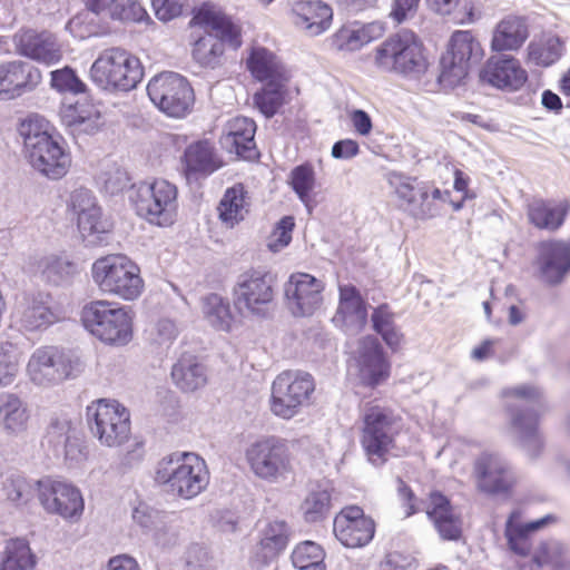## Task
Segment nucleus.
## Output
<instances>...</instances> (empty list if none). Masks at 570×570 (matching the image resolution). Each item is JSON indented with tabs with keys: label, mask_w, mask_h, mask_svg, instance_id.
Masks as SVG:
<instances>
[{
	"label": "nucleus",
	"mask_w": 570,
	"mask_h": 570,
	"mask_svg": "<svg viewBox=\"0 0 570 570\" xmlns=\"http://www.w3.org/2000/svg\"><path fill=\"white\" fill-rule=\"evenodd\" d=\"M206 31L198 37L191 49L193 59L202 67L215 68L225 52V45L238 49L242 43V29L229 17L210 7L199 8L190 20Z\"/></svg>",
	"instance_id": "nucleus-1"
},
{
	"label": "nucleus",
	"mask_w": 570,
	"mask_h": 570,
	"mask_svg": "<svg viewBox=\"0 0 570 570\" xmlns=\"http://www.w3.org/2000/svg\"><path fill=\"white\" fill-rule=\"evenodd\" d=\"M510 424L523 450L537 458L543 446L538 429L539 410L544 407L543 392L532 384H521L503 390Z\"/></svg>",
	"instance_id": "nucleus-2"
},
{
	"label": "nucleus",
	"mask_w": 570,
	"mask_h": 570,
	"mask_svg": "<svg viewBox=\"0 0 570 570\" xmlns=\"http://www.w3.org/2000/svg\"><path fill=\"white\" fill-rule=\"evenodd\" d=\"M373 65L379 71L405 78H420L430 66L422 40L410 29L390 35L375 47Z\"/></svg>",
	"instance_id": "nucleus-3"
},
{
	"label": "nucleus",
	"mask_w": 570,
	"mask_h": 570,
	"mask_svg": "<svg viewBox=\"0 0 570 570\" xmlns=\"http://www.w3.org/2000/svg\"><path fill=\"white\" fill-rule=\"evenodd\" d=\"M144 75L140 59L121 47L104 49L89 70L90 80L109 92H128L136 89Z\"/></svg>",
	"instance_id": "nucleus-4"
},
{
	"label": "nucleus",
	"mask_w": 570,
	"mask_h": 570,
	"mask_svg": "<svg viewBox=\"0 0 570 570\" xmlns=\"http://www.w3.org/2000/svg\"><path fill=\"white\" fill-rule=\"evenodd\" d=\"M155 480L174 494L193 499L206 489L209 473L205 461L195 453H173L158 461Z\"/></svg>",
	"instance_id": "nucleus-5"
},
{
	"label": "nucleus",
	"mask_w": 570,
	"mask_h": 570,
	"mask_svg": "<svg viewBox=\"0 0 570 570\" xmlns=\"http://www.w3.org/2000/svg\"><path fill=\"white\" fill-rule=\"evenodd\" d=\"M385 180L400 200L401 208L411 217L428 220L440 215L442 204L450 202V191L400 171H387Z\"/></svg>",
	"instance_id": "nucleus-6"
},
{
	"label": "nucleus",
	"mask_w": 570,
	"mask_h": 570,
	"mask_svg": "<svg viewBox=\"0 0 570 570\" xmlns=\"http://www.w3.org/2000/svg\"><path fill=\"white\" fill-rule=\"evenodd\" d=\"M91 275L98 288L125 301L140 296L144 281L139 266L125 255H107L95 261Z\"/></svg>",
	"instance_id": "nucleus-7"
},
{
	"label": "nucleus",
	"mask_w": 570,
	"mask_h": 570,
	"mask_svg": "<svg viewBox=\"0 0 570 570\" xmlns=\"http://www.w3.org/2000/svg\"><path fill=\"white\" fill-rule=\"evenodd\" d=\"M85 328L108 345L122 346L132 337L130 309L108 301L86 304L81 311Z\"/></svg>",
	"instance_id": "nucleus-8"
},
{
	"label": "nucleus",
	"mask_w": 570,
	"mask_h": 570,
	"mask_svg": "<svg viewBox=\"0 0 570 570\" xmlns=\"http://www.w3.org/2000/svg\"><path fill=\"white\" fill-rule=\"evenodd\" d=\"M361 445L367 460L375 466L383 465L395 439L402 430L401 419L387 407L371 405L362 415Z\"/></svg>",
	"instance_id": "nucleus-9"
},
{
	"label": "nucleus",
	"mask_w": 570,
	"mask_h": 570,
	"mask_svg": "<svg viewBox=\"0 0 570 570\" xmlns=\"http://www.w3.org/2000/svg\"><path fill=\"white\" fill-rule=\"evenodd\" d=\"M82 371L83 364L78 355L53 345L37 347L26 367L29 380L42 387H51L72 380Z\"/></svg>",
	"instance_id": "nucleus-10"
},
{
	"label": "nucleus",
	"mask_w": 570,
	"mask_h": 570,
	"mask_svg": "<svg viewBox=\"0 0 570 570\" xmlns=\"http://www.w3.org/2000/svg\"><path fill=\"white\" fill-rule=\"evenodd\" d=\"M130 199L138 216L148 223L166 227L174 224L178 209L177 187L165 179L132 185Z\"/></svg>",
	"instance_id": "nucleus-11"
},
{
	"label": "nucleus",
	"mask_w": 570,
	"mask_h": 570,
	"mask_svg": "<svg viewBox=\"0 0 570 570\" xmlns=\"http://www.w3.org/2000/svg\"><path fill=\"white\" fill-rule=\"evenodd\" d=\"M91 433L101 445L121 446L130 436V413L116 400H98L87 407Z\"/></svg>",
	"instance_id": "nucleus-12"
},
{
	"label": "nucleus",
	"mask_w": 570,
	"mask_h": 570,
	"mask_svg": "<svg viewBox=\"0 0 570 570\" xmlns=\"http://www.w3.org/2000/svg\"><path fill=\"white\" fill-rule=\"evenodd\" d=\"M275 277L256 269L240 274L234 286V304L244 316L266 317L273 306Z\"/></svg>",
	"instance_id": "nucleus-13"
},
{
	"label": "nucleus",
	"mask_w": 570,
	"mask_h": 570,
	"mask_svg": "<svg viewBox=\"0 0 570 570\" xmlns=\"http://www.w3.org/2000/svg\"><path fill=\"white\" fill-rule=\"evenodd\" d=\"M150 100L170 117L183 118L194 106V90L188 80L179 73L165 71L154 76L147 85Z\"/></svg>",
	"instance_id": "nucleus-14"
},
{
	"label": "nucleus",
	"mask_w": 570,
	"mask_h": 570,
	"mask_svg": "<svg viewBox=\"0 0 570 570\" xmlns=\"http://www.w3.org/2000/svg\"><path fill=\"white\" fill-rule=\"evenodd\" d=\"M483 57L481 43L470 30H456L452 33L449 47L441 57V83L455 87L468 76L471 61Z\"/></svg>",
	"instance_id": "nucleus-15"
},
{
	"label": "nucleus",
	"mask_w": 570,
	"mask_h": 570,
	"mask_svg": "<svg viewBox=\"0 0 570 570\" xmlns=\"http://www.w3.org/2000/svg\"><path fill=\"white\" fill-rule=\"evenodd\" d=\"M40 503L49 513H56L63 519H79L83 511L81 492L73 484L43 478L36 482Z\"/></svg>",
	"instance_id": "nucleus-16"
},
{
	"label": "nucleus",
	"mask_w": 570,
	"mask_h": 570,
	"mask_svg": "<svg viewBox=\"0 0 570 570\" xmlns=\"http://www.w3.org/2000/svg\"><path fill=\"white\" fill-rule=\"evenodd\" d=\"M42 82V72L23 60L0 62V100L11 101L35 91Z\"/></svg>",
	"instance_id": "nucleus-17"
},
{
	"label": "nucleus",
	"mask_w": 570,
	"mask_h": 570,
	"mask_svg": "<svg viewBox=\"0 0 570 570\" xmlns=\"http://www.w3.org/2000/svg\"><path fill=\"white\" fill-rule=\"evenodd\" d=\"M478 488L489 494L509 492L517 483L510 463L498 453L483 452L474 462Z\"/></svg>",
	"instance_id": "nucleus-18"
},
{
	"label": "nucleus",
	"mask_w": 570,
	"mask_h": 570,
	"mask_svg": "<svg viewBox=\"0 0 570 570\" xmlns=\"http://www.w3.org/2000/svg\"><path fill=\"white\" fill-rule=\"evenodd\" d=\"M335 538L346 548H362L374 538L375 523L357 505L342 509L333 521Z\"/></svg>",
	"instance_id": "nucleus-19"
},
{
	"label": "nucleus",
	"mask_w": 570,
	"mask_h": 570,
	"mask_svg": "<svg viewBox=\"0 0 570 570\" xmlns=\"http://www.w3.org/2000/svg\"><path fill=\"white\" fill-rule=\"evenodd\" d=\"M479 78L494 88L518 91L527 83L529 77L518 58L502 55L490 57L481 68Z\"/></svg>",
	"instance_id": "nucleus-20"
},
{
	"label": "nucleus",
	"mask_w": 570,
	"mask_h": 570,
	"mask_svg": "<svg viewBox=\"0 0 570 570\" xmlns=\"http://www.w3.org/2000/svg\"><path fill=\"white\" fill-rule=\"evenodd\" d=\"M356 363L360 381L365 386L375 387L390 376L391 364L381 343L374 336H366L360 341Z\"/></svg>",
	"instance_id": "nucleus-21"
},
{
	"label": "nucleus",
	"mask_w": 570,
	"mask_h": 570,
	"mask_svg": "<svg viewBox=\"0 0 570 570\" xmlns=\"http://www.w3.org/2000/svg\"><path fill=\"white\" fill-rule=\"evenodd\" d=\"M323 283L306 273L291 275L287 281V311L294 316H309L322 303Z\"/></svg>",
	"instance_id": "nucleus-22"
},
{
	"label": "nucleus",
	"mask_w": 570,
	"mask_h": 570,
	"mask_svg": "<svg viewBox=\"0 0 570 570\" xmlns=\"http://www.w3.org/2000/svg\"><path fill=\"white\" fill-rule=\"evenodd\" d=\"M24 156L35 170L52 180L66 176L71 166L70 151L63 145H24Z\"/></svg>",
	"instance_id": "nucleus-23"
},
{
	"label": "nucleus",
	"mask_w": 570,
	"mask_h": 570,
	"mask_svg": "<svg viewBox=\"0 0 570 570\" xmlns=\"http://www.w3.org/2000/svg\"><path fill=\"white\" fill-rule=\"evenodd\" d=\"M16 51L23 57L55 65L62 58V51L56 38L47 31L21 29L13 36Z\"/></svg>",
	"instance_id": "nucleus-24"
},
{
	"label": "nucleus",
	"mask_w": 570,
	"mask_h": 570,
	"mask_svg": "<svg viewBox=\"0 0 570 570\" xmlns=\"http://www.w3.org/2000/svg\"><path fill=\"white\" fill-rule=\"evenodd\" d=\"M285 444L271 436L252 443L246 450V459L253 472L263 479L275 478L284 465Z\"/></svg>",
	"instance_id": "nucleus-25"
},
{
	"label": "nucleus",
	"mask_w": 570,
	"mask_h": 570,
	"mask_svg": "<svg viewBox=\"0 0 570 570\" xmlns=\"http://www.w3.org/2000/svg\"><path fill=\"white\" fill-rule=\"evenodd\" d=\"M16 317L20 327L28 332L46 330L59 320L51 296L42 292L26 295L17 307Z\"/></svg>",
	"instance_id": "nucleus-26"
},
{
	"label": "nucleus",
	"mask_w": 570,
	"mask_h": 570,
	"mask_svg": "<svg viewBox=\"0 0 570 570\" xmlns=\"http://www.w3.org/2000/svg\"><path fill=\"white\" fill-rule=\"evenodd\" d=\"M530 37L529 19L525 16L509 13L493 28L490 48L493 52H517Z\"/></svg>",
	"instance_id": "nucleus-27"
},
{
	"label": "nucleus",
	"mask_w": 570,
	"mask_h": 570,
	"mask_svg": "<svg viewBox=\"0 0 570 570\" xmlns=\"http://www.w3.org/2000/svg\"><path fill=\"white\" fill-rule=\"evenodd\" d=\"M538 265L542 279L558 285L570 273V245L564 242H544L539 246Z\"/></svg>",
	"instance_id": "nucleus-28"
},
{
	"label": "nucleus",
	"mask_w": 570,
	"mask_h": 570,
	"mask_svg": "<svg viewBox=\"0 0 570 570\" xmlns=\"http://www.w3.org/2000/svg\"><path fill=\"white\" fill-rule=\"evenodd\" d=\"M293 23L312 36L330 29L333 21L331 6L322 0H298L291 8Z\"/></svg>",
	"instance_id": "nucleus-29"
},
{
	"label": "nucleus",
	"mask_w": 570,
	"mask_h": 570,
	"mask_svg": "<svg viewBox=\"0 0 570 570\" xmlns=\"http://www.w3.org/2000/svg\"><path fill=\"white\" fill-rule=\"evenodd\" d=\"M553 520L554 518L548 514L538 520L524 522L519 510L512 511L504 528L509 550L521 557L528 556L532 548V534Z\"/></svg>",
	"instance_id": "nucleus-30"
},
{
	"label": "nucleus",
	"mask_w": 570,
	"mask_h": 570,
	"mask_svg": "<svg viewBox=\"0 0 570 570\" xmlns=\"http://www.w3.org/2000/svg\"><path fill=\"white\" fill-rule=\"evenodd\" d=\"M31 419V410L24 399L17 393H0V432L6 435L23 434Z\"/></svg>",
	"instance_id": "nucleus-31"
},
{
	"label": "nucleus",
	"mask_w": 570,
	"mask_h": 570,
	"mask_svg": "<svg viewBox=\"0 0 570 570\" xmlns=\"http://www.w3.org/2000/svg\"><path fill=\"white\" fill-rule=\"evenodd\" d=\"M366 304L352 285L340 286V304L333 322L351 332H360L366 324Z\"/></svg>",
	"instance_id": "nucleus-32"
},
{
	"label": "nucleus",
	"mask_w": 570,
	"mask_h": 570,
	"mask_svg": "<svg viewBox=\"0 0 570 570\" xmlns=\"http://www.w3.org/2000/svg\"><path fill=\"white\" fill-rule=\"evenodd\" d=\"M426 514L443 540H459L462 534L461 519L453 512L450 501L439 492L431 493Z\"/></svg>",
	"instance_id": "nucleus-33"
},
{
	"label": "nucleus",
	"mask_w": 570,
	"mask_h": 570,
	"mask_svg": "<svg viewBox=\"0 0 570 570\" xmlns=\"http://www.w3.org/2000/svg\"><path fill=\"white\" fill-rule=\"evenodd\" d=\"M222 166L210 145H188L183 156V173L188 181L207 177Z\"/></svg>",
	"instance_id": "nucleus-34"
},
{
	"label": "nucleus",
	"mask_w": 570,
	"mask_h": 570,
	"mask_svg": "<svg viewBox=\"0 0 570 570\" xmlns=\"http://www.w3.org/2000/svg\"><path fill=\"white\" fill-rule=\"evenodd\" d=\"M383 33V27L367 23L360 27L342 26L328 39L330 46L336 51H355L374 41Z\"/></svg>",
	"instance_id": "nucleus-35"
},
{
	"label": "nucleus",
	"mask_w": 570,
	"mask_h": 570,
	"mask_svg": "<svg viewBox=\"0 0 570 570\" xmlns=\"http://www.w3.org/2000/svg\"><path fill=\"white\" fill-rule=\"evenodd\" d=\"M333 508V489L327 484L312 487L299 504L298 512L307 524L325 521Z\"/></svg>",
	"instance_id": "nucleus-36"
},
{
	"label": "nucleus",
	"mask_w": 570,
	"mask_h": 570,
	"mask_svg": "<svg viewBox=\"0 0 570 570\" xmlns=\"http://www.w3.org/2000/svg\"><path fill=\"white\" fill-rule=\"evenodd\" d=\"M569 210V204L566 200H534L528 207V217L531 224L540 229H559Z\"/></svg>",
	"instance_id": "nucleus-37"
},
{
	"label": "nucleus",
	"mask_w": 570,
	"mask_h": 570,
	"mask_svg": "<svg viewBox=\"0 0 570 570\" xmlns=\"http://www.w3.org/2000/svg\"><path fill=\"white\" fill-rule=\"evenodd\" d=\"M246 68L254 79L273 86L283 78L277 57L264 47H253L246 58Z\"/></svg>",
	"instance_id": "nucleus-38"
},
{
	"label": "nucleus",
	"mask_w": 570,
	"mask_h": 570,
	"mask_svg": "<svg viewBox=\"0 0 570 570\" xmlns=\"http://www.w3.org/2000/svg\"><path fill=\"white\" fill-rule=\"evenodd\" d=\"M171 379L185 392L196 391L207 382L205 366L191 354H183L173 365Z\"/></svg>",
	"instance_id": "nucleus-39"
},
{
	"label": "nucleus",
	"mask_w": 570,
	"mask_h": 570,
	"mask_svg": "<svg viewBox=\"0 0 570 570\" xmlns=\"http://www.w3.org/2000/svg\"><path fill=\"white\" fill-rule=\"evenodd\" d=\"M531 570H570L568 547L554 539L541 542L533 553Z\"/></svg>",
	"instance_id": "nucleus-40"
},
{
	"label": "nucleus",
	"mask_w": 570,
	"mask_h": 570,
	"mask_svg": "<svg viewBox=\"0 0 570 570\" xmlns=\"http://www.w3.org/2000/svg\"><path fill=\"white\" fill-rule=\"evenodd\" d=\"M285 547V523L275 522L267 527L250 559L253 567L261 569L272 562Z\"/></svg>",
	"instance_id": "nucleus-41"
},
{
	"label": "nucleus",
	"mask_w": 570,
	"mask_h": 570,
	"mask_svg": "<svg viewBox=\"0 0 570 570\" xmlns=\"http://www.w3.org/2000/svg\"><path fill=\"white\" fill-rule=\"evenodd\" d=\"M17 131L24 142H57V128L42 115L30 112L17 124Z\"/></svg>",
	"instance_id": "nucleus-42"
},
{
	"label": "nucleus",
	"mask_w": 570,
	"mask_h": 570,
	"mask_svg": "<svg viewBox=\"0 0 570 570\" xmlns=\"http://www.w3.org/2000/svg\"><path fill=\"white\" fill-rule=\"evenodd\" d=\"M38 271L46 283L56 286L69 284L79 273L76 263L57 255L42 257L38 262Z\"/></svg>",
	"instance_id": "nucleus-43"
},
{
	"label": "nucleus",
	"mask_w": 570,
	"mask_h": 570,
	"mask_svg": "<svg viewBox=\"0 0 570 570\" xmlns=\"http://www.w3.org/2000/svg\"><path fill=\"white\" fill-rule=\"evenodd\" d=\"M288 183L311 215L316 207L314 193L316 187V174L313 165L305 163L293 168Z\"/></svg>",
	"instance_id": "nucleus-44"
},
{
	"label": "nucleus",
	"mask_w": 570,
	"mask_h": 570,
	"mask_svg": "<svg viewBox=\"0 0 570 570\" xmlns=\"http://www.w3.org/2000/svg\"><path fill=\"white\" fill-rule=\"evenodd\" d=\"M246 191L242 184L228 188L218 205L219 218L228 226L234 227L247 214Z\"/></svg>",
	"instance_id": "nucleus-45"
},
{
	"label": "nucleus",
	"mask_w": 570,
	"mask_h": 570,
	"mask_svg": "<svg viewBox=\"0 0 570 570\" xmlns=\"http://www.w3.org/2000/svg\"><path fill=\"white\" fill-rule=\"evenodd\" d=\"M37 563L29 543L23 539H11L7 541L0 570H33Z\"/></svg>",
	"instance_id": "nucleus-46"
},
{
	"label": "nucleus",
	"mask_w": 570,
	"mask_h": 570,
	"mask_svg": "<svg viewBox=\"0 0 570 570\" xmlns=\"http://www.w3.org/2000/svg\"><path fill=\"white\" fill-rule=\"evenodd\" d=\"M373 330L381 335L385 344L393 351L397 350L403 341V334L395 324V314L387 304L375 307L371 315Z\"/></svg>",
	"instance_id": "nucleus-47"
},
{
	"label": "nucleus",
	"mask_w": 570,
	"mask_h": 570,
	"mask_svg": "<svg viewBox=\"0 0 570 570\" xmlns=\"http://www.w3.org/2000/svg\"><path fill=\"white\" fill-rule=\"evenodd\" d=\"M563 42L557 36L531 41L527 48V62L539 67H549L562 56Z\"/></svg>",
	"instance_id": "nucleus-48"
},
{
	"label": "nucleus",
	"mask_w": 570,
	"mask_h": 570,
	"mask_svg": "<svg viewBox=\"0 0 570 570\" xmlns=\"http://www.w3.org/2000/svg\"><path fill=\"white\" fill-rule=\"evenodd\" d=\"M59 114L62 124L69 128L87 125L92 129L99 118V111L88 98L77 99L71 104H63Z\"/></svg>",
	"instance_id": "nucleus-49"
},
{
	"label": "nucleus",
	"mask_w": 570,
	"mask_h": 570,
	"mask_svg": "<svg viewBox=\"0 0 570 570\" xmlns=\"http://www.w3.org/2000/svg\"><path fill=\"white\" fill-rule=\"evenodd\" d=\"M287 420L294 415V409L309 403V396L314 392L315 385L311 374L305 372H296L289 374L287 372Z\"/></svg>",
	"instance_id": "nucleus-50"
},
{
	"label": "nucleus",
	"mask_w": 570,
	"mask_h": 570,
	"mask_svg": "<svg viewBox=\"0 0 570 570\" xmlns=\"http://www.w3.org/2000/svg\"><path fill=\"white\" fill-rule=\"evenodd\" d=\"M130 180L126 168L110 160L102 163L100 173L96 177L98 188L108 195L122 193L129 187Z\"/></svg>",
	"instance_id": "nucleus-51"
},
{
	"label": "nucleus",
	"mask_w": 570,
	"mask_h": 570,
	"mask_svg": "<svg viewBox=\"0 0 570 570\" xmlns=\"http://www.w3.org/2000/svg\"><path fill=\"white\" fill-rule=\"evenodd\" d=\"M293 567L296 570H326L325 552L314 541H303L297 544L291 554Z\"/></svg>",
	"instance_id": "nucleus-52"
},
{
	"label": "nucleus",
	"mask_w": 570,
	"mask_h": 570,
	"mask_svg": "<svg viewBox=\"0 0 570 570\" xmlns=\"http://www.w3.org/2000/svg\"><path fill=\"white\" fill-rule=\"evenodd\" d=\"M77 225L81 237L90 246L102 243L109 230V225L101 218L100 207L77 216Z\"/></svg>",
	"instance_id": "nucleus-53"
},
{
	"label": "nucleus",
	"mask_w": 570,
	"mask_h": 570,
	"mask_svg": "<svg viewBox=\"0 0 570 570\" xmlns=\"http://www.w3.org/2000/svg\"><path fill=\"white\" fill-rule=\"evenodd\" d=\"M203 313L208 323L220 331H229L232 313L228 302L217 294H210L203 302Z\"/></svg>",
	"instance_id": "nucleus-54"
},
{
	"label": "nucleus",
	"mask_w": 570,
	"mask_h": 570,
	"mask_svg": "<svg viewBox=\"0 0 570 570\" xmlns=\"http://www.w3.org/2000/svg\"><path fill=\"white\" fill-rule=\"evenodd\" d=\"M21 353L18 346L8 341L0 342V386L13 383L19 372Z\"/></svg>",
	"instance_id": "nucleus-55"
},
{
	"label": "nucleus",
	"mask_w": 570,
	"mask_h": 570,
	"mask_svg": "<svg viewBox=\"0 0 570 570\" xmlns=\"http://www.w3.org/2000/svg\"><path fill=\"white\" fill-rule=\"evenodd\" d=\"M101 13L114 20L137 22L144 19L146 11L134 0H110L102 2Z\"/></svg>",
	"instance_id": "nucleus-56"
},
{
	"label": "nucleus",
	"mask_w": 570,
	"mask_h": 570,
	"mask_svg": "<svg viewBox=\"0 0 570 570\" xmlns=\"http://www.w3.org/2000/svg\"><path fill=\"white\" fill-rule=\"evenodd\" d=\"M283 80V78L277 80L273 86H269V82H265V87L254 96L256 107L266 117L274 116L284 102Z\"/></svg>",
	"instance_id": "nucleus-57"
},
{
	"label": "nucleus",
	"mask_w": 570,
	"mask_h": 570,
	"mask_svg": "<svg viewBox=\"0 0 570 570\" xmlns=\"http://www.w3.org/2000/svg\"><path fill=\"white\" fill-rule=\"evenodd\" d=\"M50 86L60 94H85L87 85L77 76L70 67H65L50 72Z\"/></svg>",
	"instance_id": "nucleus-58"
},
{
	"label": "nucleus",
	"mask_w": 570,
	"mask_h": 570,
	"mask_svg": "<svg viewBox=\"0 0 570 570\" xmlns=\"http://www.w3.org/2000/svg\"><path fill=\"white\" fill-rule=\"evenodd\" d=\"M75 433L76 430L68 417L57 416L51 419L45 440L56 451Z\"/></svg>",
	"instance_id": "nucleus-59"
},
{
	"label": "nucleus",
	"mask_w": 570,
	"mask_h": 570,
	"mask_svg": "<svg viewBox=\"0 0 570 570\" xmlns=\"http://www.w3.org/2000/svg\"><path fill=\"white\" fill-rule=\"evenodd\" d=\"M256 124L247 117H236L227 124V139L232 142H253Z\"/></svg>",
	"instance_id": "nucleus-60"
},
{
	"label": "nucleus",
	"mask_w": 570,
	"mask_h": 570,
	"mask_svg": "<svg viewBox=\"0 0 570 570\" xmlns=\"http://www.w3.org/2000/svg\"><path fill=\"white\" fill-rule=\"evenodd\" d=\"M68 207L76 217L99 208L92 191L82 187L71 193Z\"/></svg>",
	"instance_id": "nucleus-61"
},
{
	"label": "nucleus",
	"mask_w": 570,
	"mask_h": 570,
	"mask_svg": "<svg viewBox=\"0 0 570 570\" xmlns=\"http://www.w3.org/2000/svg\"><path fill=\"white\" fill-rule=\"evenodd\" d=\"M144 456V443L135 440L124 453L119 454L117 470L121 473H126L138 466L142 462Z\"/></svg>",
	"instance_id": "nucleus-62"
},
{
	"label": "nucleus",
	"mask_w": 570,
	"mask_h": 570,
	"mask_svg": "<svg viewBox=\"0 0 570 570\" xmlns=\"http://www.w3.org/2000/svg\"><path fill=\"white\" fill-rule=\"evenodd\" d=\"M3 491L8 500L12 502H28L30 499V487L23 478H8L3 482Z\"/></svg>",
	"instance_id": "nucleus-63"
},
{
	"label": "nucleus",
	"mask_w": 570,
	"mask_h": 570,
	"mask_svg": "<svg viewBox=\"0 0 570 570\" xmlns=\"http://www.w3.org/2000/svg\"><path fill=\"white\" fill-rule=\"evenodd\" d=\"M417 563L411 554L390 552L381 561L379 570H416Z\"/></svg>",
	"instance_id": "nucleus-64"
}]
</instances>
